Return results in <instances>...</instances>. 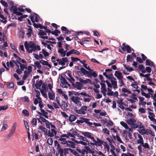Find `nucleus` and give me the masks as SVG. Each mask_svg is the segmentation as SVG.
Returning <instances> with one entry per match:
<instances>
[{"label": "nucleus", "mask_w": 156, "mask_h": 156, "mask_svg": "<svg viewBox=\"0 0 156 156\" xmlns=\"http://www.w3.org/2000/svg\"><path fill=\"white\" fill-rule=\"evenodd\" d=\"M35 44L33 42L29 43L27 41L25 42L24 45L25 48L28 53H31L33 51H34Z\"/></svg>", "instance_id": "f257e3e1"}, {"label": "nucleus", "mask_w": 156, "mask_h": 156, "mask_svg": "<svg viewBox=\"0 0 156 156\" xmlns=\"http://www.w3.org/2000/svg\"><path fill=\"white\" fill-rule=\"evenodd\" d=\"M81 120H77L76 123L78 124H80L83 122H85L87 124L90 126H91L93 125V123L89 122L90 119L85 118H80Z\"/></svg>", "instance_id": "7ed1b4c3"}, {"label": "nucleus", "mask_w": 156, "mask_h": 156, "mask_svg": "<svg viewBox=\"0 0 156 156\" xmlns=\"http://www.w3.org/2000/svg\"><path fill=\"white\" fill-rule=\"evenodd\" d=\"M87 64H84L83 65V66L84 67H85L86 69L89 70L90 71H92L93 70H91L89 67V66H87Z\"/></svg>", "instance_id": "0e129e2a"}, {"label": "nucleus", "mask_w": 156, "mask_h": 156, "mask_svg": "<svg viewBox=\"0 0 156 156\" xmlns=\"http://www.w3.org/2000/svg\"><path fill=\"white\" fill-rule=\"evenodd\" d=\"M42 52L44 55V56L45 57L49 56V54L48 52H47L44 49H42Z\"/></svg>", "instance_id": "a18cd8bd"}, {"label": "nucleus", "mask_w": 156, "mask_h": 156, "mask_svg": "<svg viewBox=\"0 0 156 156\" xmlns=\"http://www.w3.org/2000/svg\"><path fill=\"white\" fill-rule=\"evenodd\" d=\"M48 96L50 100H53L55 98V94L53 92H48Z\"/></svg>", "instance_id": "5701e85b"}, {"label": "nucleus", "mask_w": 156, "mask_h": 156, "mask_svg": "<svg viewBox=\"0 0 156 156\" xmlns=\"http://www.w3.org/2000/svg\"><path fill=\"white\" fill-rule=\"evenodd\" d=\"M34 25L35 27L37 28H39L41 29H43V28H45V26H43L40 24H34Z\"/></svg>", "instance_id": "c03bdc74"}, {"label": "nucleus", "mask_w": 156, "mask_h": 156, "mask_svg": "<svg viewBox=\"0 0 156 156\" xmlns=\"http://www.w3.org/2000/svg\"><path fill=\"white\" fill-rule=\"evenodd\" d=\"M32 124L34 126H36L37 125V121L36 118H33L31 122Z\"/></svg>", "instance_id": "338daca9"}, {"label": "nucleus", "mask_w": 156, "mask_h": 156, "mask_svg": "<svg viewBox=\"0 0 156 156\" xmlns=\"http://www.w3.org/2000/svg\"><path fill=\"white\" fill-rule=\"evenodd\" d=\"M101 91H106V89L105 88L106 85L104 83H101Z\"/></svg>", "instance_id": "58836bf2"}, {"label": "nucleus", "mask_w": 156, "mask_h": 156, "mask_svg": "<svg viewBox=\"0 0 156 156\" xmlns=\"http://www.w3.org/2000/svg\"><path fill=\"white\" fill-rule=\"evenodd\" d=\"M60 80L61 81L60 85L63 88H67L68 87V86L70 85L66 79L62 76L61 77Z\"/></svg>", "instance_id": "0eeeda50"}, {"label": "nucleus", "mask_w": 156, "mask_h": 156, "mask_svg": "<svg viewBox=\"0 0 156 156\" xmlns=\"http://www.w3.org/2000/svg\"><path fill=\"white\" fill-rule=\"evenodd\" d=\"M123 99L122 98L119 99L118 101H117V103L119 105H124V103L123 102Z\"/></svg>", "instance_id": "5fc2aeb1"}, {"label": "nucleus", "mask_w": 156, "mask_h": 156, "mask_svg": "<svg viewBox=\"0 0 156 156\" xmlns=\"http://www.w3.org/2000/svg\"><path fill=\"white\" fill-rule=\"evenodd\" d=\"M22 112L25 116H27L29 115L28 111L26 109L23 110Z\"/></svg>", "instance_id": "4d7b16f0"}, {"label": "nucleus", "mask_w": 156, "mask_h": 156, "mask_svg": "<svg viewBox=\"0 0 156 156\" xmlns=\"http://www.w3.org/2000/svg\"><path fill=\"white\" fill-rule=\"evenodd\" d=\"M76 116L70 114L69 116L68 119L70 122H72L74 121L76 119Z\"/></svg>", "instance_id": "412c9836"}, {"label": "nucleus", "mask_w": 156, "mask_h": 156, "mask_svg": "<svg viewBox=\"0 0 156 156\" xmlns=\"http://www.w3.org/2000/svg\"><path fill=\"white\" fill-rule=\"evenodd\" d=\"M45 135L48 136L52 137L54 136V134L53 133L51 132L50 130H49L48 131H47V134H46Z\"/></svg>", "instance_id": "ea45409f"}, {"label": "nucleus", "mask_w": 156, "mask_h": 156, "mask_svg": "<svg viewBox=\"0 0 156 156\" xmlns=\"http://www.w3.org/2000/svg\"><path fill=\"white\" fill-rule=\"evenodd\" d=\"M60 107L62 109L64 108V109H67L68 107V105L67 103L64 101H62L61 103Z\"/></svg>", "instance_id": "6ab92c4d"}, {"label": "nucleus", "mask_w": 156, "mask_h": 156, "mask_svg": "<svg viewBox=\"0 0 156 156\" xmlns=\"http://www.w3.org/2000/svg\"><path fill=\"white\" fill-rule=\"evenodd\" d=\"M120 124L124 127L126 129L128 128V126L127 124L123 121H121L120 122Z\"/></svg>", "instance_id": "f704fd0d"}, {"label": "nucleus", "mask_w": 156, "mask_h": 156, "mask_svg": "<svg viewBox=\"0 0 156 156\" xmlns=\"http://www.w3.org/2000/svg\"><path fill=\"white\" fill-rule=\"evenodd\" d=\"M71 148H70L64 149V154L66 155L68 154L69 152H71Z\"/></svg>", "instance_id": "09e8293b"}, {"label": "nucleus", "mask_w": 156, "mask_h": 156, "mask_svg": "<svg viewBox=\"0 0 156 156\" xmlns=\"http://www.w3.org/2000/svg\"><path fill=\"white\" fill-rule=\"evenodd\" d=\"M92 140L93 142H94L95 145V146H101L102 143L101 141L99 139H97V141H96L94 137L93 139H92Z\"/></svg>", "instance_id": "f3484780"}, {"label": "nucleus", "mask_w": 156, "mask_h": 156, "mask_svg": "<svg viewBox=\"0 0 156 156\" xmlns=\"http://www.w3.org/2000/svg\"><path fill=\"white\" fill-rule=\"evenodd\" d=\"M87 108V106L83 105L80 109L76 110L75 112L79 114L85 115L86 114V111Z\"/></svg>", "instance_id": "423d86ee"}, {"label": "nucleus", "mask_w": 156, "mask_h": 156, "mask_svg": "<svg viewBox=\"0 0 156 156\" xmlns=\"http://www.w3.org/2000/svg\"><path fill=\"white\" fill-rule=\"evenodd\" d=\"M43 84L42 80H37L36 81V83L35 84V87L37 89H40L41 86Z\"/></svg>", "instance_id": "2eb2a0df"}, {"label": "nucleus", "mask_w": 156, "mask_h": 156, "mask_svg": "<svg viewBox=\"0 0 156 156\" xmlns=\"http://www.w3.org/2000/svg\"><path fill=\"white\" fill-rule=\"evenodd\" d=\"M39 129L44 132V135H45L46 134H47V132L48 131L47 129L45 127H43V126H39Z\"/></svg>", "instance_id": "cd10ccee"}, {"label": "nucleus", "mask_w": 156, "mask_h": 156, "mask_svg": "<svg viewBox=\"0 0 156 156\" xmlns=\"http://www.w3.org/2000/svg\"><path fill=\"white\" fill-rule=\"evenodd\" d=\"M70 47V45L66 44V51H64L62 48L59 49L58 50V52L61 55L62 57H65L66 56V53L68 50L69 48Z\"/></svg>", "instance_id": "39448f33"}, {"label": "nucleus", "mask_w": 156, "mask_h": 156, "mask_svg": "<svg viewBox=\"0 0 156 156\" xmlns=\"http://www.w3.org/2000/svg\"><path fill=\"white\" fill-rule=\"evenodd\" d=\"M91 98L84 97L83 100L84 102H89L91 100Z\"/></svg>", "instance_id": "13d9d810"}, {"label": "nucleus", "mask_w": 156, "mask_h": 156, "mask_svg": "<svg viewBox=\"0 0 156 156\" xmlns=\"http://www.w3.org/2000/svg\"><path fill=\"white\" fill-rule=\"evenodd\" d=\"M102 132L108 135H109L110 134L109 131H108L106 128L103 129H102Z\"/></svg>", "instance_id": "bf43d9fd"}, {"label": "nucleus", "mask_w": 156, "mask_h": 156, "mask_svg": "<svg viewBox=\"0 0 156 156\" xmlns=\"http://www.w3.org/2000/svg\"><path fill=\"white\" fill-rule=\"evenodd\" d=\"M61 114L62 115L63 117H64L66 119H68L69 116L66 113V112H61Z\"/></svg>", "instance_id": "3c124183"}, {"label": "nucleus", "mask_w": 156, "mask_h": 156, "mask_svg": "<svg viewBox=\"0 0 156 156\" xmlns=\"http://www.w3.org/2000/svg\"><path fill=\"white\" fill-rule=\"evenodd\" d=\"M41 53V52H40L39 55L35 53H34L33 55L34 58L37 60L42 59L44 58V56L42 54H40Z\"/></svg>", "instance_id": "a211bd4d"}, {"label": "nucleus", "mask_w": 156, "mask_h": 156, "mask_svg": "<svg viewBox=\"0 0 156 156\" xmlns=\"http://www.w3.org/2000/svg\"><path fill=\"white\" fill-rule=\"evenodd\" d=\"M126 122L128 125H130L131 126L138 125L137 124H136V120L133 118H131L127 120L126 121Z\"/></svg>", "instance_id": "1a4fd4ad"}, {"label": "nucleus", "mask_w": 156, "mask_h": 156, "mask_svg": "<svg viewBox=\"0 0 156 156\" xmlns=\"http://www.w3.org/2000/svg\"><path fill=\"white\" fill-rule=\"evenodd\" d=\"M139 133L141 135L145 134L146 130L144 129H142L139 131Z\"/></svg>", "instance_id": "69168bd1"}, {"label": "nucleus", "mask_w": 156, "mask_h": 156, "mask_svg": "<svg viewBox=\"0 0 156 156\" xmlns=\"http://www.w3.org/2000/svg\"><path fill=\"white\" fill-rule=\"evenodd\" d=\"M34 64L39 69H40L41 67V65L40 63L38 62H35L34 63Z\"/></svg>", "instance_id": "6e6d98bb"}, {"label": "nucleus", "mask_w": 156, "mask_h": 156, "mask_svg": "<svg viewBox=\"0 0 156 156\" xmlns=\"http://www.w3.org/2000/svg\"><path fill=\"white\" fill-rule=\"evenodd\" d=\"M146 65L147 66H151L154 67L155 65L154 64L153 62L151 61L149 59H147L146 60Z\"/></svg>", "instance_id": "b1692460"}, {"label": "nucleus", "mask_w": 156, "mask_h": 156, "mask_svg": "<svg viewBox=\"0 0 156 156\" xmlns=\"http://www.w3.org/2000/svg\"><path fill=\"white\" fill-rule=\"evenodd\" d=\"M71 152L75 156H80L81 155H79L78 153L74 150L71 148Z\"/></svg>", "instance_id": "e433bc0d"}, {"label": "nucleus", "mask_w": 156, "mask_h": 156, "mask_svg": "<svg viewBox=\"0 0 156 156\" xmlns=\"http://www.w3.org/2000/svg\"><path fill=\"white\" fill-rule=\"evenodd\" d=\"M139 127L138 125H134V126H131V127L129 128L128 127V128L127 129L128 130L131 132H133L134 131V129L137 128Z\"/></svg>", "instance_id": "a878e982"}, {"label": "nucleus", "mask_w": 156, "mask_h": 156, "mask_svg": "<svg viewBox=\"0 0 156 156\" xmlns=\"http://www.w3.org/2000/svg\"><path fill=\"white\" fill-rule=\"evenodd\" d=\"M138 137L139 139L136 140L137 143L138 144H141L144 142V140L142 136L140 134H138Z\"/></svg>", "instance_id": "aec40b11"}, {"label": "nucleus", "mask_w": 156, "mask_h": 156, "mask_svg": "<svg viewBox=\"0 0 156 156\" xmlns=\"http://www.w3.org/2000/svg\"><path fill=\"white\" fill-rule=\"evenodd\" d=\"M79 80L80 81V82H81L83 83L86 84L87 83H90L91 81L89 79H87L86 80H84L81 78H79Z\"/></svg>", "instance_id": "4be33fe9"}, {"label": "nucleus", "mask_w": 156, "mask_h": 156, "mask_svg": "<svg viewBox=\"0 0 156 156\" xmlns=\"http://www.w3.org/2000/svg\"><path fill=\"white\" fill-rule=\"evenodd\" d=\"M70 99L79 107L81 106L82 105L81 102L80 101V97L77 96H73L70 98Z\"/></svg>", "instance_id": "f03ea898"}, {"label": "nucleus", "mask_w": 156, "mask_h": 156, "mask_svg": "<svg viewBox=\"0 0 156 156\" xmlns=\"http://www.w3.org/2000/svg\"><path fill=\"white\" fill-rule=\"evenodd\" d=\"M10 10L11 12H13L14 14L16 13L17 11V9L16 7L14 5L11 6L10 9Z\"/></svg>", "instance_id": "393cba45"}, {"label": "nucleus", "mask_w": 156, "mask_h": 156, "mask_svg": "<svg viewBox=\"0 0 156 156\" xmlns=\"http://www.w3.org/2000/svg\"><path fill=\"white\" fill-rule=\"evenodd\" d=\"M18 64H20V69L22 71H23L24 69H27V67L24 64H22V63H21L20 62H18Z\"/></svg>", "instance_id": "473e14b6"}, {"label": "nucleus", "mask_w": 156, "mask_h": 156, "mask_svg": "<svg viewBox=\"0 0 156 156\" xmlns=\"http://www.w3.org/2000/svg\"><path fill=\"white\" fill-rule=\"evenodd\" d=\"M142 146L145 148H147L150 149V146L147 143H144L142 144Z\"/></svg>", "instance_id": "4c0bfd02"}, {"label": "nucleus", "mask_w": 156, "mask_h": 156, "mask_svg": "<svg viewBox=\"0 0 156 156\" xmlns=\"http://www.w3.org/2000/svg\"><path fill=\"white\" fill-rule=\"evenodd\" d=\"M79 138L80 141H78V144H80L84 146H86L87 145L88 141L87 138L81 136H80Z\"/></svg>", "instance_id": "20e7f679"}, {"label": "nucleus", "mask_w": 156, "mask_h": 156, "mask_svg": "<svg viewBox=\"0 0 156 156\" xmlns=\"http://www.w3.org/2000/svg\"><path fill=\"white\" fill-rule=\"evenodd\" d=\"M60 31L57 29L51 32L52 34L55 35L56 36H58V34H60Z\"/></svg>", "instance_id": "7c9ffc66"}, {"label": "nucleus", "mask_w": 156, "mask_h": 156, "mask_svg": "<svg viewBox=\"0 0 156 156\" xmlns=\"http://www.w3.org/2000/svg\"><path fill=\"white\" fill-rule=\"evenodd\" d=\"M122 91L123 93H128L129 94H131V92L128 90L127 88H122Z\"/></svg>", "instance_id": "37998d69"}, {"label": "nucleus", "mask_w": 156, "mask_h": 156, "mask_svg": "<svg viewBox=\"0 0 156 156\" xmlns=\"http://www.w3.org/2000/svg\"><path fill=\"white\" fill-rule=\"evenodd\" d=\"M121 156H134L133 154H131L129 152H127V153H122Z\"/></svg>", "instance_id": "49530a36"}, {"label": "nucleus", "mask_w": 156, "mask_h": 156, "mask_svg": "<svg viewBox=\"0 0 156 156\" xmlns=\"http://www.w3.org/2000/svg\"><path fill=\"white\" fill-rule=\"evenodd\" d=\"M116 138L117 140L119 142L123 144V142L121 140V138L119 137V135H118V134H116Z\"/></svg>", "instance_id": "052dcab7"}, {"label": "nucleus", "mask_w": 156, "mask_h": 156, "mask_svg": "<svg viewBox=\"0 0 156 156\" xmlns=\"http://www.w3.org/2000/svg\"><path fill=\"white\" fill-rule=\"evenodd\" d=\"M22 100L24 102H29V100L28 97L26 96L24 97L22 99Z\"/></svg>", "instance_id": "e2e57ef3"}, {"label": "nucleus", "mask_w": 156, "mask_h": 156, "mask_svg": "<svg viewBox=\"0 0 156 156\" xmlns=\"http://www.w3.org/2000/svg\"><path fill=\"white\" fill-rule=\"evenodd\" d=\"M75 143L70 141H67V142L66 144V146L68 147H71L74 148L75 147Z\"/></svg>", "instance_id": "4468645a"}, {"label": "nucleus", "mask_w": 156, "mask_h": 156, "mask_svg": "<svg viewBox=\"0 0 156 156\" xmlns=\"http://www.w3.org/2000/svg\"><path fill=\"white\" fill-rule=\"evenodd\" d=\"M148 114L149 115L148 118L151 121H152V120L154 119V117L155 116L151 112H149Z\"/></svg>", "instance_id": "c756f323"}, {"label": "nucleus", "mask_w": 156, "mask_h": 156, "mask_svg": "<svg viewBox=\"0 0 156 156\" xmlns=\"http://www.w3.org/2000/svg\"><path fill=\"white\" fill-rule=\"evenodd\" d=\"M72 84H73L74 82L75 81L73 77L72 76H70L69 77H66V78Z\"/></svg>", "instance_id": "c9c22d12"}, {"label": "nucleus", "mask_w": 156, "mask_h": 156, "mask_svg": "<svg viewBox=\"0 0 156 156\" xmlns=\"http://www.w3.org/2000/svg\"><path fill=\"white\" fill-rule=\"evenodd\" d=\"M112 86H113V88L115 90L117 88V82L116 81L113 80H111Z\"/></svg>", "instance_id": "bb28decb"}, {"label": "nucleus", "mask_w": 156, "mask_h": 156, "mask_svg": "<svg viewBox=\"0 0 156 156\" xmlns=\"http://www.w3.org/2000/svg\"><path fill=\"white\" fill-rule=\"evenodd\" d=\"M84 148L85 149V150H86V151H87V153H89L91 150L89 147L87 146H85Z\"/></svg>", "instance_id": "774afa93"}, {"label": "nucleus", "mask_w": 156, "mask_h": 156, "mask_svg": "<svg viewBox=\"0 0 156 156\" xmlns=\"http://www.w3.org/2000/svg\"><path fill=\"white\" fill-rule=\"evenodd\" d=\"M115 76L117 78L118 80L123 79V76H122V73L119 71H115Z\"/></svg>", "instance_id": "ddd939ff"}, {"label": "nucleus", "mask_w": 156, "mask_h": 156, "mask_svg": "<svg viewBox=\"0 0 156 156\" xmlns=\"http://www.w3.org/2000/svg\"><path fill=\"white\" fill-rule=\"evenodd\" d=\"M27 32H28L27 33V35L28 37H30L31 36L32 30L31 28H28L27 29Z\"/></svg>", "instance_id": "72a5a7b5"}, {"label": "nucleus", "mask_w": 156, "mask_h": 156, "mask_svg": "<svg viewBox=\"0 0 156 156\" xmlns=\"http://www.w3.org/2000/svg\"><path fill=\"white\" fill-rule=\"evenodd\" d=\"M70 132H68V135L70 137L75 138V136H76L79 137V134L77 132L72 130H70Z\"/></svg>", "instance_id": "9b49d317"}, {"label": "nucleus", "mask_w": 156, "mask_h": 156, "mask_svg": "<svg viewBox=\"0 0 156 156\" xmlns=\"http://www.w3.org/2000/svg\"><path fill=\"white\" fill-rule=\"evenodd\" d=\"M34 17H35V22H39V16L36 14H34V15L33 16H30V19H31V21L33 22H34Z\"/></svg>", "instance_id": "dca6fc26"}, {"label": "nucleus", "mask_w": 156, "mask_h": 156, "mask_svg": "<svg viewBox=\"0 0 156 156\" xmlns=\"http://www.w3.org/2000/svg\"><path fill=\"white\" fill-rule=\"evenodd\" d=\"M8 107L7 105L3 106H0V111L2 110H5L8 109Z\"/></svg>", "instance_id": "864d4df0"}, {"label": "nucleus", "mask_w": 156, "mask_h": 156, "mask_svg": "<svg viewBox=\"0 0 156 156\" xmlns=\"http://www.w3.org/2000/svg\"><path fill=\"white\" fill-rule=\"evenodd\" d=\"M0 2L3 6L5 7L6 9L8 7V5L7 3L6 2H5L2 0H1L0 1Z\"/></svg>", "instance_id": "de8ad7c7"}, {"label": "nucleus", "mask_w": 156, "mask_h": 156, "mask_svg": "<svg viewBox=\"0 0 156 156\" xmlns=\"http://www.w3.org/2000/svg\"><path fill=\"white\" fill-rule=\"evenodd\" d=\"M121 48L123 51H126V50L128 53H130L131 51L130 47L129 45L126 46L125 44L123 43L121 46Z\"/></svg>", "instance_id": "9d476101"}, {"label": "nucleus", "mask_w": 156, "mask_h": 156, "mask_svg": "<svg viewBox=\"0 0 156 156\" xmlns=\"http://www.w3.org/2000/svg\"><path fill=\"white\" fill-rule=\"evenodd\" d=\"M73 87L79 90H81L83 86L82 84L80 82H77L75 84H72Z\"/></svg>", "instance_id": "f8f14e48"}, {"label": "nucleus", "mask_w": 156, "mask_h": 156, "mask_svg": "<svg viewBox=\"0 0 156 156\" xmlns=\"http://www.w3.org/2000/svg\"><path fill=\"white\" fill-rule=\"evenodd\" d=\"M119 80L118 83L119 84V86L121 87L124 86V84L123 80V79H119Z\"/></svg>", "instance_id": "603ef678"}, {"label": "nucleus", "mask_w": 156, "mask_h": 156, "mask_svg": "<svg viewBox=\"0 0 156 156\" xmlns=\"http://www.w3.org/2000/svg\"><path fill=\"white\" fill-rule=\"evenodd\" d=\"M38 34L40 36H42L44 35H47L46 32L44 31L43 30H41L40 31Z\"/></svg>", "instance_id": "8fccbe9b"}, {"label": "nucleus", "mask_w": 156, "mask_h": 156, "mask_svg": "<svg viewBox=\"0 0 156 156\" xmlns=\"http://www.w3.org/2000/svg\"><path fill=\"white\" fill-rule=\"evenodd\" d=\"M47 142L49 145L51 146L53 144V140L51 138H49L47 139Z\"/></svg>", "instance_id": "79ce46f5"}, {"label": "nucleus", "mask_w": 156, "mask_h": 156, "mask_svg": "<svg viewBox=\"0 0 156 156\" xmlns=\"http://www.w3.org/2000/svg\"><path fill=\"white\" fill-rule=\"evenodd\" d=\"M71 51L72 54H73L78 55L80 54V53L78 51L74 49H73Z\"/></svg>", "instance_id": "a19ab883"}, {"label": "nucleus", "mask_w": 156, "mask_h": 156, "mask_svg": "<svg viewBox=\"0 0 156 156\" xmlns=\"http://www.w3.org/2000/svg\"><path fill=\"white\" fill-rule=\"evenodd\" d=\"M30 74V73L27 72V70L25 71L24 72V75L23 77V79L24 80H25L28 76Z\"/></svg>", "instance_id": "c85d7f7f"}, {"label": "nucleus", "mask_w": 156, "mask_h": 156, "mask_svg": "<svg viewBox=\"0 0 156 156\" xmlns=\"http://www.w3.org/2000/svg\"><path fill=\"white\" fill-rule=\"evenodd\" d=\"M151 98L153 99L155 101H156V93H151Z\"/></svg>", "instance_id": "680f3d73"}, {"label": "nucleus", "mask_w": 156, "mask_h": 156, "mask_svg": "<svg viewBox=\"0 0 156 156\" xmlns=\"http://www.w3.org/2000/svg\"><path fill=\"white\" fill-rule=\"evenodd\" d=\"M81 133L86 138H88L91 140L93 139L94 137L93 136V134L92 133L86 131L81 132Z\"/></svg>", "instance_id": "6e6552de"}, {"label": "nucleus", "mask_w": 156, "mask_h": 156, "mask_svg": "<svg viewBox=\"0 0 156 156\" xmlns=\"http://www.w3.org/2000/svg\"><path fill=\"white\" fill-rule=\"evenodd\" d=\"M8 127V126L7 125V124L6 123V122H3V123L2 127L1 129V130L2 131H3L5 130Z\"/></svg>", "instance_id": "2f4dec72"}]
</instances>
